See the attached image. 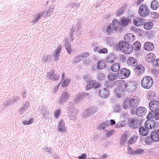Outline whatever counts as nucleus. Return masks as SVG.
Here are the masks:
<instances>
[{"instance_id": "46", "label": "nucleus", "mask_w": 159, "mask_h": 159, "mask_svg": "<svg viewBox=\"0 0 159 159\" xmlns=\"http://www.w3.org/2000/svg\"><path fill=\"white\" fill-rule=\"evenodd\" d=\"M106 77V75L103 73H99L98 75L97 79L98 80L101 81L104 79Z\"/></svg>"}, {"instance_id": "36", "label": "nucleus", "mask_w": 159, "mask_h": 159, "mask_svg": "<svg viewBox=\"0 0 159 159\" xmlns=\"http://www.w3.org/2000/svg\"><path fill=\"white\" fill-rule=\"evenodd\" d=\"M58 130L62 132L65 129V124L63 120H61L59 123L58 126Z\"/></svg>"}, {"instance_id": "64", "label": "nucleus", "mask_w": 159, "mask_h": 159, "mask_svg": "<svg viewBox=\"0 0 159 159\" xmlns=\"http://www.w3.org/2000/svg\"><path fill=\"white\" fill-rule=\"evenodd\" d=\"M155 94L154 92H150L148 94V96L149 97V98H148V99H149V98H151L152 99H154V98H155Z\"/></svg>"}, {"instance_id": "48", "label": "nucleus", "mask_w": 159, "mask_h": 159, "mask_svg": "<svg viewBox=\"0 0 159 159\" xmlns=\"http://www.w3.org/2000/svg\"><path fill=\"white\" fill-rule=\"evenodd\" d=\"M150 15L151 17V18H152L153 19H157L159 16V14L156 12H151L150 13Z\"/></svg>"}, {"instance_id": "40", "label": "nucleus", "mask_w": 159, "mask_h": 159, "mask_svg": "<svg viewBox=\"0 0 159 159\" xmlns=\"http://www.w3.org/2000/svg\"><path fill=\"white\" fill-rule=\"evenodd\" d=\"M40 113L41 115L43 116L44 119H48V112L45 110V108L44 107L42 108V110Z\"/></svg>"}, {"instance_id": "5", "label": "nucleus", "mask_w": 159, "mask_h": 159, "mask_svg": "<svg viewBox=\"0 0 159 159\" xmlns=\"http://www.w3.org/2000/svg\"><path fill=\"white\" fill-rule=\"evenodd\" d=\"M141 46V43L139 42L136 41L133 43L132 47L130 45H129L128 47H125V50L124 51L123 53L129 54L133 52V49L135 51H138L140 49Z\"/></svg>"}, {"instance_id": "23", "label": "nucleus", "mask_w": 159, "mask_h": 159, "mask_svg": "<svg viewBox=\"0 0 159 159\" xmlns=\"http://www.w3.org/2000/svg\"><path fill=\"white\" fill-rule=\"evenodd\" d=\"M150 137L152 138L153 142H157L159 141V133L155 131H152Z\"/></svg>"}, {"instance_id": "7", "label": "nucleus", "mask_w": 159, "mask_h": 159, "mask_svg": "<svg viewBox=\"0 0 159 159\" xmlns=\"http://www.w3.org/2000/svg\"><path fill=\"white\" fill-rule=\"evenodd\" d=\"M67 111L68 114H70L69 117L70 120H76L78 111L74 108L73 105L67 107Z\"/></svg>"}, {"instance_id": "27", "label": "nucleus", "mask_w": 159, "mask_h": 159, "mask_svg": "<svg viewBox=\"0 0 159 159\" xmlns=\"http://www.w3.org/2000/svg\"><path fill=\"white\" fill-rule=\"evenodd\" d=\"M30 103L28 101L26 102L23 106L19 109V111L21 114L25 113L26 110L29 109Z\"/></svg>"}, {"instance_id": "26", "label": "nucleus", "mask_w": 159, "mask_h": 159, "mask_svg": "<svg viewBox=\"0 0 159 159\" xmlns=\"http://www.w3.org/2000/svg\"><path fill=\"white\" fill-rule=\"evenodd\" d=\"M115 95L118 98H120L121 97L123 93V89L120 87H116L114 89Z\"/></svg>"}, {"instance_id": "6", "label": "nucleus", "mask_w": 159, "mask_h": 159, "mask_svg": "<svg viewBox=\"0 0 159 159\" xmlns=\"http://www.w3.org/2000/svg\"><path fill=\"white\" fill-rule=\"evenodd\" d=\"M139 15L141 17H146L150 14V11L146 5L142 4L139 8Z\"/></svg>"}, {"instance_id": "62", "label": "nucleus", "mask_w": 159, "mask_h": 159, "mask_svg": "<svg viewBox=\"0 0 159 159\" xmlns=\"http://www.w3.org/2000/svg\"><path fill=\"white\" fill-rule=\"evenodd\" d=\"M127 150L129 153L134 155V151L132 149V148L130 146H128Z\"/></svg>"}, {"instance_id": "17", "label": "nucleus", "mask_w": 159, "mask_h": 159, "mask_svg": "<svg viewBox=\"0 0 159 159\" xmlns=\"http://www.w3.org/2000/svg\"><path fill=\"white\" fill-rule=\"evenodd\" d=\"M138 61L137 59L133 57H131L128 59L127 63L129 66L134 67L138 65Z\"/></svg>"}, {"instance_id": "2", "label": "nucleus", "mask_w": 159, "mask_h": 159, "mask_svg": "<svg viewBox=\"0 0 159 159\" xmlns=\"http://www.w3.org/2000/svg\"><path fill=\"white\" fill-rule=\"evenodd\" d=\"M139 98L137 96H135L128 99H125L124 102L123 108L125 109L130 107H137L139 103Z\"/></svg>"}, {"instance_id": "51", "label": "nucleus", "mask_w": 159, "mask_h": 159, "mask_svg": "<svg viewBox=\"0 0 159 159\" xmlns=\"http://www.w3.org/2000/svg\"><path fill=\"white\" fill-rule=\"evenodd\" d=\"M93 88V80L90 81L89 83L87 85L85 89L86 90H88L91 88Z\"/></svg>"}, {"instance_id": "4", "label": "nucleus", "mask_w": 159, "mask_h": 159, "mask_svg": "<svg viewBox=\"0 0 159 159\" xmlns=\"http://www.w3.org/2000/svg\"><path fill=\"white\" fill-rule=\"evenodd\" d=\"M153 81L152 78L149 76H145L142 79L141 84L144 89H149L152 86Z\"/></svg>"}, {"instance_id": "15", "label": "nucleus", "mask_w": 159, "mask_h": 159, "mask_svg": "<svg viewBox=\"0 0 159 159\" xmlns=\"http://www.w3.org/2000/svg\"><path fill=\"white\" fill-rule=\"evenodd\" d=\"M46 16V13H44V12H41L39 13L36 14L34 16V18L33 20H32L31 23L33 24V25L37 23V22L40 19L41 17H45Z\"/></svg>"}, {"instance_id": "14", "label": "nucleus", "mask_w": 159, "mask_h": 159, "mask_svg": "<svg viewBox=\"0 0 159 159\" xmlns=\"http://www.w3.org/2000/svg\"><path fill=\"white\" fill-rule=\"evenodd\" d=\"M135 66L134 69V70L135 74L138 75L142 74L145 70L144 66L141 65H137Z\"/></svg>"}, {"instance_id": "32", "label": "nucleus", "mask_w": 159, "mask_h": 159, "mask_svg": "<svg viewBox=\"0 0 159 159\" xmlns=\"http://www.w3.org/2000/svg\"><path fill=\"white\" fill-rule=\"evenodd\" d=\"M118 77L117 73V74L114 73H110L107 75L108 80L110 81H113L116 80L117 77Z\"/></svg>"}, {"instance_id": "43", "label": "nucleus", "mask_w": 159, "mask_h": 159, "mask_svg": "<svg viewBox=\"0 0 159 159\" xmlns=\"http://www.w3.org/2000/svg\"><path fill=\"white\" fill-rule=\"evenodd\" d=\"M114 85H115L114 82H111L108 81L105 82L104 84V86L108 88H111Z\"/></svg>"}, {"instance_id": "58", "label": "nucleus", "mask_w": 159, "mask_h": 159, "mask_svg": "<svg viewBox=\"0 0 159 159\" xmlns=\"http://www.w3.org/2000/svg\"><path fill=\"white\" fill-rule=\"evenodd\" d=\"M104 129L105 128H107L110 125L109 120H107L105 121L102 122Z\"/></svg>"}, {"instance_id": "39", "label": "nucleus", "mask_w": 159, "mask_h": 159, "mask_svg": "<svg viewBox=\"0 0 159 159\" xmlns=\"http://www.w3.org/2000/svg\"><path fill=\"white\" fill-rule=\"evenodd\" d=\"M126 125V121L125 120H121L117 123L116 124L115 126V127L116 128H120L121 127L125 126Z\"/></svg>"}, {"instance_id": "49", "label": "nucleus", "mask_w": 159, "mask_h": 159, "mask_svg": "<svg viewBox=\"0 0 159 159\" xmlns=\"http://www.w3.org/2000/svg\"><path fill=\"white\" fill-rule=\"evenodd\" d=\"M54 9V5H52L51 7H49V10L48 11H47V14H46V15L47 16V15L49 16L53 12V10Z\"/></svg>"}, {"instance_id": "63", "label": "nucleus", "mask_w": 159, "mask_h": 159, "mask_svg": "<svg viewBox=\"0 0 159 159\" xmlns=\"http://www.w3.org/2000/svg\"><path fill=\"white\" fill-rule=\"evenodd\" d=\"M108 50L106 48H103L99 51V53L100 54H106L107 53Z\"/></svg>"}, {"instance_id": "44", "label": "nucleus", "mask_w": 159, "mask_h": 159, "mask_svg": "<svg viewBox=\"0 0 159 159\" xmlns=\"http://www.w3.org/2000/svg\"><path fill=\"white\" fill-rule=\"evenodd\" d=\"M145 142L146 144L151 145L152 143V142H153V140L151 137L148 136L145 138Z\"/></svg>"}, {"instance_id": "47", "label": "nucleus", "mask_w": 159, "mask_h": 159, "mask_svg": "<svg viewBox=\"0 0 159 159\" xmlns=\"http://www.w3.org/2000/svg\"><path fill=\"white\" fill-rule=\"evenodd\" d=\"M153 131H156L159 133V122L155 123L152 125Z\"/></svg>"}, {"instance_id": "37", "label": "nucleus", "mask_w": 159, "mask_h": 159, "mask_svg": "<svg viewBox=\"0 0 159 159\" xmlns=\"http://www.w3.org/2000/svg\"><path fill=\"white\" fill-rule=\"evenodd\" d=\"M82 60L80 54L76 55L75 58L73 60L72 64H75L78 63Z\"/></svg>"}, {"instance_id": "19", "label": "nucleus", "mask_w": 159, "mask_h": 159, "mask_svg": "<svg viewBox=\"0 0 159 159\" xmlns=\"http://www.w3.org/2000/svg\"><path fill=\"white\" fill-rule=\"evenodd\" d=\"M144 21V19L138 17L133 19V23L135 25L139 26L143 25Z\"/></svg>"}, {"instance_id": "22", "label": "nucleus", "mask_w": 159, "mask_h": 159, "mask_svg": "<svg viewBox=\"0 0 159 159\" xmlns=\"http://www.w3.org/2000/svg\"><path fill=\"white\" fill-rule=\"evenodd\" d=\"M99 96L102 98H106L108 96L109 93V90L106 88H104L101 89L99 91Z\"/></svg>"}, {"instance_id": "1", "label": "nucleus", "mask_w": 159, "mask_h": 159, "mask_svg": "<svg viewBox=\"0 0 159 159\" xmlns=\"http://www.w3.org/2000/svg\"><path fill=\"white\" fill-rule=\"evenodd\" d=\"M135 36L132 33H128L125 35L124 41H120L118 44V48L124 52L125 50V47L130 45V43L133 42Z\"/></svg>"}, {"instance_id": "35", "label": "nucleus", "mask_w": 159, "mask_h": 159, "mask_svg": "<svg viewBox=\"0 0 159 159\" xmlns=\"http://www.w3.org/2000/svg\"><path fill=\"white\" fill-rule=\"evenodd\" d=\"M153 123L151 120H147L145 122L144 126L145 128L147 129H150L153 128Z\"/></svg>"}, {"instance_id": "10", "label": "nucleus", "mask_w": 159, "mask_h": 159, "mask_svg": "<svg viewBox=\"0 0 159 159\" xmlns=\"http://www.w3.org/2000/svg\"><path fill=\"white\" fill-rule=\"evenodd\" d=\"M47 79L50 80H57L59 79V76L57 75L54 74V71L52 70L47 72L46 75Z\"/></svg>"}, {"instance_id": "50", "label": "nucleus", "mask_w": 159, "mask_h": 159, "mask_svg": "<svg viewBox=\"0 0 159 159\" xmlns=\"http://www.w3.org/2000/svg\"><path fill=\"white\" fill-rule=\"evenodd\" d=\"M75 28H74V27H73L72 28L71 32L70 33V39H71V41H72L74 39L73 38H75V37L74 36V35H75L74 33L75 32Z\"/></svg>"}, {"instance_id": "45", "label": "nucleus", "mask_w": 159, "mask_h": 159, "mask_svg": "<svg viewBox=\"0 0 159 159\" xmlns=\"http://www.w3.org/2000/svg\"><path fill=\"white\" fill-rule=\"evenodd\" d=\"M70 79H66L61 84V87H67L68 85L70 83Z\"/></svg>"}, {"instance_id": "29", "label": "nucleus", "mask_w": 159, "mask_h": 159, "mask_svg": "<svg viewBox=\"0 0 159 159\" xmlns=\"http://www.w3.org/2000/svg\"><path fill=\"white\" fill-rule=\"evenodd\" d=\"M61 49V46H59L54 51V56L55 61H57L58 59Z\"/></svg>"}, {"instance_id": "53", "label": "nucleus", "mask_w": 159, "mask_h": 159, "mask_svg": "<svg viewBox=\"0 0 159 159\" xmlns=\"http://www.w3.org/2000/svg\"><path fill=\"white\" fill-rule=\"evenodd\" d=\"M50 57L51 56L49 55L48 56L47 55H44L41 61L42 62L43 64L46 63L48 60V58H50Z\"/></svg>"}, {"instance_id": "11", "label": "nucleus", "mask_w": 159, "mask_h": 159, "mask_svg": "<svg viewBox=\"0 0 159 159\" xmlns=\"http://www.w3.org/2000/svg\"><path fill=\"white\" fill-rule=\"evenodd\" d=\"M127 86L126 88L129 89L130 92L133 93L135 91L137 84L135 81H129L127 83Z\"/></svg>"}, {"instance_id": "52", "label": "nucleus", "mask_w": 159, "mask_h": 159, "mask_svg": "<svg viewBox=\"0 0 159 159\" xmlns=\"http://www.w3.org/2000/svg\"><path fill=\"white\" fill-rule=\"evenodd\" d=\"M129 141H130L129 143L130 144H133L136 141L137 139L135 136H132L130 138L128 142H129Z\"/></svg>"}, {"instance_id": "28", "label": "nucleus", "mask_w": 159, "mask_h": 159, "mask_svg": "<svg viewBox=\"0 0 159 159\" xmlns=\"http://www.w3.org/2000/svg\"><path fill=\"white\" fill-rule=\"evenodd\" d=\"M88 95V93H85L84 92H83L80 93L77 95L75 98V100L76 101H80L84 99Z\"/></svg>"}, {"instance_id": "61", "label": "nucleus", "mask_w": 159, "mask_h": 159, "mask_svg": "<svg viewBox=\"0 0 159 159\" xmlns=\"http://www.w3.org/2000/svg\"><path fill=\"white\" fill-rule=\"evenodd\" d=\"M148 57L149 59H151L152 61L155 58V55L152 53H150L148 54Z\"/></svg>"}, {"instance_id": "56", "label": "nucleus", "mask_w": 159, "mask_h": 159, "mask_svg": "<svg viewBox=\"0 0 159 159\" xmlns=\"http://www.w3.org/2000/svg\"><path fill=\"white\" fill-rule=\"evenodd\" d=\"M127 139V136L125 134H123L121 137V142L123 143L125 142Z\"/></svg>"}, {"instance_id": "38", "label": "nucleus", "mask_w": 159, "mask_h": 159, "mask_svg": "<svg viewBox=\"0 0 159 159\" xmlns=\"http://www.w3.org/2000/svg\"><path fill=\"white\" fill-rule=\"evenodd\" d=\"M126 8V5L125 4L123 5L119 11L116 12V15L120 16L122 15V14L125 11Z\"/></svg>"}, {"instance_id": "16", "label": "nucleus", "mask_w": 159, "mask_h": 159, "mask_svg": "<svg viewBox=\"0 0 159 159\" xmlns=\"http://www.w3.org/2000/svg\"><path fill=\"white\" fill-rule=\"evenodd\" d=\"M147 112L146 108L143 107H139L136 110V114L139 116H142L145 115Z\"/></svg>"}, {"instance_id": "57", "label": "nucleus", "mask_w": 159, "mask_h": 159, "mask_svg": "<svg viewBox=\"0 0 159 159\" xmlns=\"http://www.w3.org/2000/svg\"><path fill=\"white\" fill-rule=\"evenodd\" d=\"M65 48L68 53L70 54H71L72 51L71 44L69 45H67L66 44V46H65Z\"/></svg>"}, {"instance_id": "25", "label": "nucleus", "mask_w": 159, "mask_h": 159, "mask_svg": "<svg viewBox=\"0 0 159 159\" xmlns=\"http://www.w3.org/2000/svg\"><path fill=\"white\" fill-rule=\"evenodd\" d=\"M144 48L146 51H152L154 48L153 44L150 42H146L144 45Z\"/></svg>"}, {"instance_id": "54", "label": "nucleus", "mask_w": 159, "mask_h": 159, "mask_svg": "<svg viewBox=\"0 0 159 159\" xmlns=\"http://www.w3.org/2000/svg\"><path fill=\"white\" fill-rule=\"evenodd\" d=\"M93 88L96 89L100 87L101 84L99 83H97L96 80H93Z\"/></svg>"}, {"instance_id": "34", "label": "nucleus", "mask_w": 159, "mask_h": 159, "mask_svg": "<svg viewBox=\"0 0 159 159\" xmlns=\"http://www.w3.org/2000/svg\"><path fill=\"white\" fill-rule=\"evenodd\" d=\"M159 7L158 2L156 0H153L152 1L150 4V7L154 10H156Z\"/></svg>"}, {"instance_id": "12", "label": "nucleus", "mask_w": 159, "mask_h": 159, "mask_svg": "<svg viewBox=\"0 0 159 159\" xmlns=\"http://www.w3.org/2000/svg\"><path fill=\"white\" fill-rule=\"evenodd\" d=\"M69 97V93L68 92H67L66 90L65 91H63L60 97L59 100V103L61 104L65 103L67 101Z\"/></svg>"}, {"instance_id": "9", "label": "nucleus", "mask_w": 159, "mask_h": 159, "mask_svg": "<svg viewBox=\"0 0 159 159\" xmlns=\"http://www.w3.org/2000/svg\"><path fill=\"white\" fill-rule=\"evenodd\" d=\"M128 124L129 126L132 128H136L140 126L139 121L135 117H132L129 120Z\"/></svg>"}, {"instance_id": "21", "label": "nucleus", "mask_w": 159, "mask_h": 159, "mask_svg": "<svg viewBox=\"0 0 159 159\" xmlns=\"http://www.w3.org/2000/svg\"><path fill=\"white\" fill-rule=\"evenodd\" d=\"M149 107L150 110L153 111L154 107H159V102L157 100H152L149 103Z\"/></svg>"}, {"instance_id": "8", "label": "nucleus", "mask_w": 159, "mask_h": 159, "mask_svg": "<svg viewBox=\"0 0 159 159\" xmlns=\"http://www.w3.org/2000/svg\"><path fill=\"white\" fill-rule=\"evenodd\" d=\"M118 77L121 79L126 78L130 74V71L129 69L126 68H123L120 69L118 72Z\"/></svg>"}, {"instance_id": "59", "label": "nucleus", "mask_w": 159, "mask_h": 159, "mask_svg": "<svg viewBox=\"0 0 159 159\" xmlns=\"http://www.w3.org/2000/svg\"><path fill=\"white\" fill-rule=\"evenodd\" d=\"M147 120H151L150 118H155L154 113L150 112L146 116Z\"/></svg>"}, {"instance_id": "13", "label": "nucleus", "mask_w": 159, "mask_h": 159, "mask_svg": "<svg viewBox=\"0 0 159 159\" xmlns=\"http://www.w3.org/2000/svg\"><path fill=\"white\" fill-rule=\"evenodd\" d=\"M98 108L96 106H93L89 108L86 109L84 113V116L87 117L91 115L94 114L97 111Z\"/></svg>"}, {"instance_id": "41", "label": "nucleus", "mask_w": 159, "mask_h": 159, "mask_svg": "<svg viewBox=\"0 0 159 159\" xmlns=\"http://www.w3.org/2000/svg\"><path fill=\"white\" fill-rule=\"evenodd\" d=\"M106 64L102 61H99L98 62L97 64V69L98 70L102 69L106 66Z\"/></svg>"}, {"instance_id": "20", "label": "nucleus", "mask_w": 159, "mask_h": 159, "mask_svg": "<svg viewBox=\"0 0 159 159\" xmlns=\"http://www.w3.org/2000/svg\"><path fill=\"white\" fill-rule=\"evenodd\" d=\"M130 22V19L129 17L125 18L122 17L120 19V26H125L129 25Z\"/></svg>"}, {"instance_id": "24", "label": "nucleus", "mask_w": 159, "mask_h": 159, "mask_svg": "<svg viewBox=\"0 0 159 159\" xmlns=\"http://www.w3.org/2000/svg\"><path fill=\"white\" fill-rule=\"evenodd\" d=\"M116 57L113 54L109 55L105 59V61L108 63H112L116 60Z\"/></svg>"}, {"instance_id": "31", "label": "nucleus", "mask_w": 159, "mask_h": 159, "mask_svg": "<svg viewBox=\"0 0 159 159\" xmlns=\"http://www.w3.org/2000/svg\"><path fill=\"white\" fill-rule=\"evenodd\" d=\"M139 132L140 134L143 136H147L148 133V129L143 127H141L139 128Z\"/></svg>"}, {"instance_id": "33", "label": "nucleus", "mask_w": 159, "mask_h": 159, "mask_svg": "<svg viewBox=\"0 0 159 159\" xmlns=\"http://www.w3.org/2000/svg\"><path fill=\"white\" fill-rule=\"evenodd\" d=\"M120 68V65L118 63H114L111 66V70L114 72H117L119 71Z\"/></svg>"}, {"instance_id": "30", "label": "nucleus", "mask_w": 159, "mask_h": 159, "mask_svg": "<svg viewBox=\"0 0 159 159\" xmlns=\"http://www.w3.org/2000/svg\"><path fill=\"white\" fill-rule=\"evenodd\" d=\"M143 25L144 28L147 30H150L153 26L152 22L149 21L146 22L145 21Z\"/></svg>"}, {"instance_id": "3", "label": "nucleus", "mask_w": 159, "mask_h": 159, "mask_svg": "<svg viewBox=\"0 0 159 159\" xmlns=\"http://www.w3.org/2000/svg\"><path fill=\"white\" fill-rule=\"evenodd\" d=\"M112 22L107 26L106 28L107 32L108 35L111 34L114 30L117 31L120 26V22L117 19H114Z\"/></svg>"}, {"instance_id": "55", "label": "nucleus", "mask_w": 159, "mask_h": 159, "mask_svg": "<svg viewBox=\"0 0 159 159\" xmlns=\"http://www.w3.org/2000/svg\"><path fill=\"white\" fill-rule=\"evenodd\" d=\"M144 150L142 148H137L134 151V155L138 154H140L143 153Z\"/></svg>"}, {"instance_id": "18", "label": "nucleus", "mask_w": 159, "mask_h": 159, "mask_svg": "<svg viewBox=\"0 0 159 159\" xmlns=\"http://www.w3.org/2000/svg\"><path fill=\"white\" fill-rule=\"evenodd\" d=\"M115 84L116 85L117 87H120L121 89H126L127 84L126 82L123 80H117L114 82Z\"/></svg>"}, {"instance_id": "42", "label": "nucleus", "mask_w": 159, "mask_h": 159, "mask_svg": "<svg viewBox=\"0 0 159 159\" xmlns=\"http://www.w3.org/2000/svg\"><path fill=\"white\" fill-rule=\"evenodd\" d=\"M106 43L110 46H112L114 43V39L111 37H108L106 40Z\"/></svg>"}, {"instance_id": "60", "label": "nucleus", "mask_w": 159, "mask_h": 159, "mask_svg": "<svg viewBox=\"0 0 159 159\" xmlns=\"http://www.w3.org/2000/svg\"><path fill=\"white\" fill-rule=\"evenodd\" d=\"M81 58H85L89 57L90 54L89 52H84L81 54H80Z\"/></svg>"}]
</instances>
